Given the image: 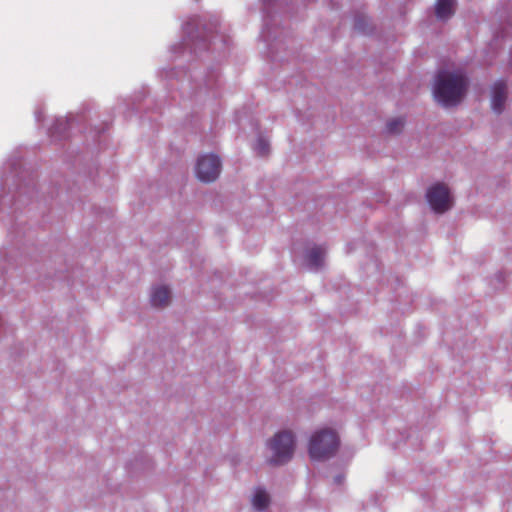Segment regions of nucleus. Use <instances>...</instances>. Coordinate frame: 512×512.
Masks as SVG:
<instances>
[{
    "mask_svg": "<svg viewBox=\"0 0 512 512\" xmlns=\"http://www.w3.org/2000/svg\"><path fill=\"white\" fill-rule=\"evenodd\" d=\"M467 87L468 79L464 73L441 70L436 76L434 96L445 107L455 106L465 96Z\"/></svg>",
    "mask_w": 512,
    "mask_h": 512,
    "instance_id": "1",
    "label": "nucleus"
},
{
    "mask_svg": "<svg viewBox=\"0 0 512 512\" xmlns=\"http://www.w3.org/2000/svg\"><path fill=\"white\" fill-rule=\"evenodd\" d=\"M339 447L337 433L328 428L313 433L308 445L309 456L312 460H325L332 457Z\"/></svg>",
    "mask_w": 512,
    "mask_h": 512,
    "instance_id": "2",
    "label": "nucleus"
},
{
    "mask_svg": "<svg viewBox=\"0 0 512 512\" xmlns=\"http://www.w3.org/2000/svg\"><path fill=\"white\" fill-rule=\"evenodd\" d=\"M272 456L269 462L274 465H282L290 461L295 450V437L290 431H281L269 442Z\"/></svg>",
    "mask_w": 512,
    "mask_h": 512,
    "instance_id": "3",
    "label": "nucleus"
},
{
    "mask_svg": "<svg viewBox=\"0 0 512 512\" xmlns=\"http://www.w3.org/2000/svg\"><path fill=\"white\" fill-rule=\"evenodd\" d=\"M196 174L200 181L209 183L215 181L221 172V161L214 154L203 155L198 158Z\"/></svg>",
    "mask_w": 512,
    "mask_h": 512,
    "instance_id": "4",
    "label": "nucleus"
},
{
    "mask_svg": "<svg viewBox=\"0 0 512 512\" xmlns=\"http://www.w3.org/2000/svg\"><path fill=\"white\" fill-rule=\"evenodd\" d=\"M427 200L433 211L444 213L452 206V199L448 187L443 183H437L430 187L426 194Z\"/></svg>",
    "mask_w": 512,
    "mask_h": 512,
    "instance_id": "5",
    "label": "nucleus"
},
{
    "mask_svg": "<svg viewBox=\"0 0 512 512\" xmlns=\"http://www.w3.org/2000/svg\"><path fill=\"white\" fill-rule=\"evenodd\" d=\"M507 98V85L503 81H498L492 88L491 106L495 113L500 114L504 109Z\"/></svg>",
    "mask_w": 512,
    "mask_h": 512,
    "instance_id": "6",
    "label": "nucleus"
},
{
    "mask_svg": "<svg viewBox=\"0 0 512 512\" xmlns=\"http://www.w3.org/2000/svg\"><path fill=\"white\" fill-rule=\"evenodd\" d=\"M171 293L168 287L158 286L155 287L151 294V304L154 307H165L169 304Z\"/></svg>",
    "mask_w": 512,
    "mask_h": 512,
    "instance_id": "7",
    "label": "nucleus"
},
{
    "mask_svg": "<svg viewBox=\"0 0 512 512\" xmlns=\"http://www.w3.org/2000/svg\"><path fill=\"white\" fill-rule=\"evenodd\" d=\"M454 0H437L435 14L438 19L446 20L454 14Z\"/></svg>",
    "mask_w": 512,
    "mask_h": 512,
    "instance_id": "8",
    "label": "nucleus"
},
{
    "mask_svg": "<svg viewBox=\"0 0 512 512\" xmlns=\"http://www.w3.org/2000/svg\"><path fill=\"white\" fill-rule=\"evenodd\" d=\"M325 251L321 247L312 248L307 254V260L311 267L318 268L322 265Z\"/></svg>",
    "mask_w": 512,
    "mask_h": 512,
    "instance_id": "9",
    "label": "nucleus"
},
{
    "mask_svg": "<svg viewBox=\"0 0 512 512\" xmlns=\"http://www.w3.org/2000/svg\"><path fill=\"white\" fill-rule=\"evenodd\" d=\"M270 502L269 495L263 489H257L253 499L252 504L258 510H264L268 507Z\"/></svg>",
    "mask_w": 512,
    "mask_h": 512,
    "instance_id": "10",
    "label": "nucleus"
},
{
    "mask_svg": "<svg viewBox=\"0 0 512 512\" xmlns=\"http://www.w3.org/2000/svg\"><path fill=\"white\" fill-rule=\"evenodd\" d=\"M404 127V120L402 118H395L387 123V131L389 133H399Z\"/></svg>",
    "mask_w": 512,
    "mask_h": 512,
    "instance_id": "11",
    "label": "nucleus"
},
{
    "mask_svg": "<svg viewBox=\"0 0 512 512\" xmlns=\"http://www.w3.org/2000/svg\"><path fill=\"white\" fill-rule=\"evenodd\" d=\"M255 150L260 156H265L269 152V144L263 138H259L256 143Z\"/></svg>",
    "mask_w": 512,
    "mask_h": 512,
    "instance_id": "12",
    "label": "nucleus"
}]
</instances>
